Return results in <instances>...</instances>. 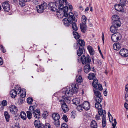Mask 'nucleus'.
<instances>
[{
	"label": "nucleus",
	"instance_id": "c85d7f7f",
	"mask_svg": "<svg viewBox=\"0 0 128 128\" xmlns=\"http://www.w3.org/2000/svg\"><path fill=\"white\" fill-rule=\"evenodd\" d=\"M112 22L120 20V18L119 16L116 15L112 16Z\"/></svg>",
	"mask_w": 128,
	"mask_h": 128
},
{
	"label": "nucleus",
	"instance_id": "a19ab883",
	"mask_svg": "<svg viewBox=\"0 0 128 128\" xmlns=\"http://www.w3.org/2000/svg\"><path fill=\"white\" fill-rule=\"evenodd\" d=\"M126 1L125 0H120V4L122 6H125Z\"/></svg>",
	"mask_w": 128,
	"mask_h": 128
},
{
	"label": "nucleus",
	"instance_id": "9b49d317",
	"mask_svg": "<svg viewBox=\"0 0 128 128\" xmlns=\"http://www.w3.org/2000/svg\"><path fill=\"white\" fill-rule=\"evenodd\" d=\"M37 104L34 105L33 107L34 108L33 110L32 111V114H33L34 117L36 118H40V110L39 109H35V107L37 106Z\"/></svg>",
	"mask_w": 128,
	"mask_h": 128
},
{
	"label": "nucleus",
	"instance_id": "603ef678",
	"mask_svg": "<svg viewBox=\"0 0 128 128\" xmlns=\"http://www.w3.org/2000/svg\"><path fill=\"white\" fill-rule=\"evenodd\" d=\"M48 112H46L45 114H43L42 115V116L45 119H46V117L47 116H48Z\"/></svg>",
	"mask_w": 128,
	"mask_h": 128
},
{
	"label": "nucleus",
	"instance_id": "a211bd4d",
	"mask_svg": "<svg viewBox=\"0 0 128 128\" xmlns=\"http://www.w3.org/2000/svg\"><path fill=\"white\" fill-rule=\"evenodd\" d=\"M91 68L90 66V64H87L85 65L84 66V72L88 74Z\"/></svg>",
	"mask_w": 128,
	"mask_h": 128
},
{
	"label": "nucleus",
	"instance_id": "0eeeda50",
	"mask_svg": "<svg viewBox=\"0 0 128 128\" xmlns=\"http://www.w3.org/2000/svg\"><path fill=\"white\" fill-rule=\"evenodd\" d=\"M98 112L100 116H103L102 117V124L103 127H105L106 125V112L105 110H103L102 109L98 110Z\"/></svg>",
	"mask_w": 128,
	"mask_h": 128
},
{
	"label": "nucleus",
	"instance_id": "de8ad7c7",
	"mask_svg": "<svg viewBox=\"0 0 128 128\" xmlns=\"http://www.w3.org/2000/svg\"><path fill=\"white\" fill-rule=\"evenodd\" d=\"M16 86V88H15L17 90H19V92L18 93V94H20L21 92V88L19 86L17 87Z\"/></svg>",
	"mask_w": 128,
	"mask_h": 128
},
{
	"label": "nucleus",
	"instance_id": "4468645a",
	"mask_svg": "<svg viewBox=\"0 0 128 128\" xmlns=\"http://www.w3.org/2000/svg\"><path fill=\"white\" fill-rule=\"evenodd\" d=\"M83 108L86 110H88L90 108V104L87 101H85L82 104Z\"/></svg>",
	"mask_w": 128,
	"mask_h": 128
},
{
	"label": "nucleus",
	"instance_id": "b1692460",
	"mask_svg": "<svg viewBox=\"0 0 128 128\" xmlns=\"http://www.w3.org/2000/svg\"><path fill=\"white\" fill-rule=\"evenodd\" d=\"M17 91L14 90H12L10 92V94L12 98H14L16 96L17 94Z\"/></svg>",
	"mask_w": 128,
	"mask_h": 128
},
{
	"label": "nucleus",
	"instance_id": "423d86ee",
	"mask_svg": "<svg viewBox=\"0 0 128 128\" xmlns=\"http://www.w3.org/2000/svg\"><path fill=\"white\" fill-rule=\"evenodd\" d=\"M34 124L36 128H50V126L48 123L46 124H45L40 123L39 120H35L34 122Z\"/></svg>",
	"mask_w": 128,
	"mask_h": 128
},
{
	"label": "nucleus",
	"instance_id": "58836bf2",
	"mask_svg": "<svg viewBox=\"0 0 128 128\" xmlns=\"http://www.w3.org/2000/svg\"><path fill=\"white\" fill-rule=\"evenodd\" d=\"M27 103L30 104H32V102L33 101V99L32 98L29 97L28 98L27 100Z\"/></svg>",
	"mask_w": 128,
	"mask_h": 128
},
{
	"label": "nucleus",
	"instance_id": "4c0bfd02",
	"mask_svg": "<svg viewBox=\"0 0 128 128\" xmlns=\"http://www.w3.org/2000/svg\"><path fill=\"white\" fill-rule=\"evenodd\" d=\"M82 105H78L76 107L77 110L79 111L82 112Z\"/></svg>",
	"mask_w": 128,
	"mask_h": 128
},
{
	"label": "nucleus",
	"instance_id": "c03bdc74",
	"mask_svg": "<svg viewBox=\"0 0 128 128\" xmlns=\"http://www.w3.org/2000/svg\"><path fill=\"white\" fill-rule=\"evenodd\" d=\"M116 119H114V123L112 124V126H113V128H115L116 126Z\"/></svg>",
	"mask_w": 128,
	"mask_h": 128
},
{
	"label": "nucleus",
	"instance_id": "e433bc0d",
	"mask_svg": "<svg viewBox=\"0 0 128 128\" xmlns=\"http://www.w3.org/2000/svg\"><path fill=\"white\" fill-rule=\"evenodd\" d=\"M76 82L78 83H81L82 82V78L80 76H78V78L76 76Z\"/></svg>",
	"mask_w": 128,
	"mask_h": 128
},
{
	"label": "nucleus",
	"instance_id": "37998d69",
	"mask_svg": "<svg viewBox=\"0 0 128 128\" xmlns=\"http://www.w3.org/2000/svg\"><path fill=\"white\" fill-rule=\"evenodd\" d=\"M54 124L55 126L57 127H59L60 125L59 120L55 121Z\"/></svg>",
	"mask_w": 128,
	"mask_h": 128
},
{
	"label": "nucleus",
	"instance_id": "bf43d9fd",
	"mask_svg": "<svg viewBox=\"0 0 128 128\" xmlns=\"http://www.w3.org/2000/svg\"><path fill=\"white\" fill-rule=\"evenodd\" d=\"M102 38L103 43L104 44V34L103 32L102 33Z\"/></svg>",
	"mask_w": 128,
	"mask_h": 128
},
{
	"label": "nucleus",
	"instance_id": "69168bd1",
	"mask_svg": "<svg viewBox=\"0 0 128 128\" xmlns=\"http://www.w3.org/2000/svg\"><path fill=\"white\" fill-rule=\"evenodd\" d=\"M24 98H22L20 100V102L22 103L23 102H24Z\"/></svg>",
	"mask_w": 128,
	"mask_h": 128
},
{
	"label": "nucleus",
	"instance_id": "20e7f679",
	"mask_svg": "<svg viewBox=\"0 0 128 128\" xmlns=\"http://www.w3.org/2000/svg\"><path fill=\"white\" fill-rule=\"evenodd\" d=\"M66 14H67L65 16L64 14V12H62V14H63L64 16L65 17H66L67 18H64L62 21L64 22V25L66 26H69L70 25V24H71L73 21H74L75 20V17L73 14L72 12H70L69 13H68V10L66 12Z\"/></svg>",
	"mask_w": 128,
	"mask_h": 128
},
{
	"label": "nucleus",
	"instance_id": "774afa93",
	"mask_svg": "<svg viewBox=\"0 0 128 128\" xmlns=\"http://www.w3.org/2000/svg\"><path fill=\"white\" fill-rule=\"evenodd\" d=\"M7 7H6V8H3V9H4V10L6 12H8L9 11V10H10V9H8V10H7V9H6V8H7Z\"/></svg>",
	"mask_w": 128,
	"mask_h": 128
},
{
	"label": "nucleus",
	"instance_id": "f257e3e1",
	"mask_svg": "<svg viewBox=\"0 0 128 128\" xmlns=\"http://www.w3.org/2000/svg\"><path fill=\"white\" fill-rule=\"evenodd\" d=\"M78 91V88L76 87V84H74V85L72 84L69 87H67L66 90L63 91V93H65L66 96H62V98L63 99L60 100L62 108L64 113L68 110V107L66 104L65 102L67 103H70V100L68 98L69 97L72 96L74 93H76Z\"/></svg>",
	"mask_w": 128,
	"mask_h": 128
},
{
	"label": "nucleus",
	"instance_id": "338daca9",
	"mask_svg": "<svg viewBox=\"0 0 128 128\" xmlns=\"http://www.w3.org/2000/svg\"><path fill=\"white\" fill-rule=\"evenodd\" d=\"M98 48L100 54H102V52L100 49V47L99 46H98Z\"/></svg>",
	"mask_w": 128,
	"mask_h": 128
},
{
	"label": "nucleus",
	"instance_id": "f8f14e48",
	"mask_svg": "<svg viewBox=\"0 0 128 128\" xmlns=\"http://www.w3.org/2000/svg\"><path fill=\"white\" fill-rule=\"evenodd\" d=\"M34 109V108L33 107V106H30L28 109V110L26 112L27 118L29 120L32 117V111Z\"/></svg>",
	"mask_w": 128,
	"mask_h": 128
},
{
	"label": "nucleus",
	"instance_id": "79ce46f5",
	"mask_svg": "<svg viewBox=\"0 0 128 128\" xmlns=\"http://www.w3.org/2000/svg\"><path fill=\"white\" fill-rule=\"evenodd\" d=\"M68 126L67 124L64 123L61 125V128H68Z\"/></svg>",
	"mask_w": 128,
	"mask_h": 128
},
{
	"label": "nucleus",
	"instance_id": "13d9d810",
	"mask_svg": "<svg viewBox=\"0 0 128 128\" xmlns=\"http://www.w3.org/2000/svg\"><path fill=\"white\" fill-rule=\"evenodd\" d=\"M100 115H96L95 116V118L97 120H100Z\"/></svg>",
	"mask_w": 128,
	"mask_h": 128
},
{
	"label": "nucleus",
	"instance_id": "7ed1b4c3",
	"mask_svg": "<svg viewBox=\"0 0 128 128\" xmlns=\"http://www.w3.org/2000/svg\"><path fill=\"white\" fill-rule=\"evenodd\" d=\"M48 6L49 7L48 8L54 12L56 10L58 6L59 13H62V12H64V14L65 16L67 14L66 12L68 10V7L67 6L64 7L61 0H59L56 2H50L48 4Z\"/></svg>",
	"mask_w": 128,
	"mask_h": 128
},
{
	"label": "nucleus",
	"instance_id": "a18cd8bd",
	"mask_svg": "<svg viewBox=\"0 0 128 128\" xmlns=\"http://www.w3.org/2000/svg\"><path fill=\"white\" fill-rule=\"evenodd\" d=\"M62 119L65 120L66 122H67L68 121V118L67 116L66 115H64L62 117Z\"/></svg>",
	"mask_w": 128,
	"mask_h": 128
},
{
	"label": "nucleus",
	"instance_id": "5fc2aeb1",
	"mask_svg": "<svg viewBox=\"0 0 128 128\" xmlns=\"http://www.w3.org/2000/svg\"><path fill=\"white\" fill-rule=\"evenodd\" d=\"M32 2L35 4H38V0H33Z\"/></svg>",
	"mask_w": 128,
	"mask_h": 128
},
{
	"label": "nucleus",
	"instance_id": "6ab92c4d",
	"mask_svg": "<svg viewBox=\"0 0 128 128\" xmlns=\"http://www.w3.org/2000/svg\"><path fill=\"white\" fill-rule=\"evenodd\" d=\"M115 8L117 11L118 12H122L123 10V7L119 4H116L114 6Z\"/></svg>",
	"mask_w": 128,
	"mask_h": 128
},
{
	"label": "nucleus",
	"instance_id": "cd10ccee",
	"mask_svg": "<svg viewBox=\"0 0 128 128\" xmlns=\"http://www.w3.org/2000/svg\"><path fill=\"white\" fill-rule=\"evenodd\" d=\"M112 24L117 26L118 27L120 26L121 24V22L120 20H118L116 21L112 22Z\"/></svg>",
	"mask_w": 128,
	"mask_h": 128
},
{
	"label": "nucleus",
	"instance_id": "0e129e2a",
	"mask_svg": "<svg viewBox=\"0 0 128 128\" xmlns=\"http://www.w3.org/2000/svg\"><path fill=\"white\" fill-rule=\"evenodd\" d=\"M125 90L126 91L128 92V84L126 86Z\"/></svg>",
	"mask_w": 128,
	"mask_h": 128
},
{
	"label": "nucleus",
	"instance_id": "7c9ffc66",
	"mask_svg": "<svg viewBox=\"0 0 128 128\" xmlns=\"http://www.w3.org/2000/svg\"><path fill=\"white\" fill-rule=\"evenodd\" d=\"M72 101L73 104L76 105L79 103L80 100L79 98H75L72 100Z\"/></svg>",
	"mask_w": 128,
	"mask_h": 128
},
{
	"label": "nucleus",
	"instance_id": "e2e57ef3",
	"mask_svg": "<svg viewBox=\"0 0 128 128\" xmlns=\"http://www.w3.org/2000/svg\"><path fill=\"white\" fill-rule=\"evenodd\" d=\"M124 106L127 109H128V104L126 103L124 104Z\"/></svg>",
	"mask_w": 128,
	"mask_h": 128
},
{
	"label": "nucleus",
	"instance_id": "09e8293b",
	"mask_svg": "<svg viewBox=\"0 0 128 128\" xmlns=\"http://www.w3.org/2000/svg\"><path fill=\"white\" fill-rule=\"evenodd\" d=\"M98 90H99L100 91H102V85L100 84H98Z\"/></svg>",
	"mask_w": 128,
	"mask_h": 128
},
{
	"label": "nucleus",
	"instance_id": "72a5a7b5",
	"mask_svg": "<svg viewBox=\"0 0 128 128\" xmlns=\"http://www.w3.org/2000/svg\"><path fill=\"white\" fill-rule=\"evenodd\" d=\"M20 94L21 97L22 98H24L26 94V90L25 89L23 90L22 91V93L21 92Z\"/></svg>",
	"mask_w": 128,
	"mask_h": 128
},
{
	"label": "nucleus",
	"instance_id": "a878e982",
	"mask_svg": "<svg viewBox=\"0 0 128 128\" xmlns=\"http://www.w3.org/2000/svg\"><path fill=\"white\" fill-rule=\"evenodd\" d=\"M96 74L94 73H90L88 74V78L90 80H92L94 78H96Z\"/></svg>",
	"mask_w": 128,
	"mask_h": 128
},
{
	"label": "nucleus",
	"instance_id": "f704fd0d",
	"mask_svg": "<svg viewBox=\"0 0 128 128\" xmlns=\"http://www.w3.org/2000/svg\"><path fill=\"white\" fill-rule=\"evenodd\" d=\"M19 4L22 7H23L25 5L26 2L25 0H19Z\"/></svg>",
	"mask_w": 128,
	"mask_h": 128
},
{
	"label": "nucleus",
	"instance_id": "052dcab7",
	"mask_svg": "<svg viewBox=\"0 0 128 128\" xmlns=\"http://www.w3.org/2000/svg\"><path fill=\"white\" fill-rule=\"evenodd\" d=\"M3 64V60L1 57H0V65H2Z\"/></svg>",
	"mask_w": 128,
	"mask_h": 128
},
{
	"label": "nucleus",
	"instance_id": "c9c22d12",
	"mask_svg": "<svg viewBox=\"0 0 128 128\" xmlns=\"http://www.w3.org/2000/svg\"><path fill=\"white\" fill-rule=\"evenodd\" d=\"M87 18L84 15L82 16V24H86Z\"/></svg>",
	"mask_w": 128,
	"mask_h": 128
},
{
	"label": "nucleus",
	"instance_id": "2eb2a0df",
	"mask_svg": "<svg viewBox=\"0 0 128 128\" xmlns=\"http://www.w3.org/2000/svg\"><path fill=\"white\" fill-rule=\"evenodd\" d=\"M77 21L76 19L75 18L74 20L72 22L71 24L72 29L75 31H77L78 30V26L76 23V22Z\"/></svg>",
	"mask_w": 128,
	"mask_h": 128
},
{
	"label": "nucleus",
	"instance_id": "9d476101",
	"mask_svg": "<svg viewBox=\"0 0 128 128\" xmlns=\"http://www.w3.org/2000/svg\"><path fill=\"white\" fill-rule=\"evenodd\" d=\"M122 38V35L119 32L114 33L112 34L111 36V39L114 42H118Z\"/></svg>",
	"mask_w": 128,
	"mask_h": 128
},
{
	"label": "nucleus",
	"instance_id": "6e6552de",
	"mask_svg": "<svg viewBox=\"0 0 128 128\" xmlns=\"http://www.w3.org/2000/svg\"><path fill=\"white\" fill-rule=\"evenodd\" d=\"M80 60L82 64L86 65L90 64L91 61L90 57L88 55H87L86 56L84 55H82L80 58Z\"/></svg>",
	"mask_w": 128,
	"mask_h": 128
},
{
	"label": "nucleus",
	"instance_id": "aec40b11",
	"mask_svg": "<svg viewBox=\"0 0 128 128\" xmlns=\"http://www.w3.org/2000/svg\"><path fill=\"white\" fill-rule=\"evenodd\" d=\"M121 46V44L119 42L114 44L113 46V47L114 50H118Z\"/></svg>",
	"mask_w": 128,
	"mask_h": 128
},
{
	"label": "nucleus",
	"instance_id": "dca6fc26",
	"mask_svg": "<svg viewBox=\"0 0 128 128\" xmlns=\"http://www.w3.org/2000/svg\"><path fill=\"white\" fill-rule=\"evenodd\" d=\"M10 112L13 114H16L18 111L16 107L14 105H12L10 108Z\"/></svg>",
	"mask_w": 128,
	"mask_h": 128
},
{
	"label": "nucleus",
	"instance_id": "5701e85b",
	"mask_svg": "<svg viewBox=\"0 0 128 128\" xmlns=\"http://www.w3.org/2000/svg\"><path fill=\"white\" fill-rule=\"evenodd\" d=\"M87 48L91 55L92 56L94 54V51L92 47L90 46H88Z\"/></svg>",
	"mask_w": 128,
	"mask_h": 128
},
{
	"label": "nucleus",
	"instance_id": "bb28decb",
	"mask_svg": "<svg viewBox=\"0 0 128 128\" xmlns=\"http://www.w3.org/2000/svg\"><path fill=\"white\" fill-rule=\"evenodd\" d=\"M91 128H97V125L96 122L94 120H92L90 124Z\"/></svg>",
	"mask_w": 128,
	"mask_h": 128
},
{
	"label": "nucleus",
	"instance_id": "3c124183",
	"mask_svg": "<svg viewBox=\"0 0 128 128\" xmlns=\"http://www.w3.org/2000/svg\"><path fill=\"white\" fill-rule=\"evenodd\" d=\"M2 104L4 106H5L7 105V102L6 100H3L2 102Z\"/></svg>",
	"mask_w": 128,
	"mask_h": 128
},
{
	"label": "nucleus",
	"instance_id": "49530a36",
	"mask_svg": "<svg viewBox=\"0 0 128 128\" xmlns=\"http://www.w3.org/2000/svg\"><path fill=\"white\" fill-rule=\"evenodd\" d=\"M71 114L72 117L75 118V116L76 115V112L74 111H72L71 112Z\"/></svg>",
	"mask_w": 128,
	"mask_h": 128
},
{
	"label": "nucleus",
	"instance_id": "393cba45",
	"mask_svg": "<svg viewBox=\"0 0 128 128\" xmlns=\"http://www.w3.org/2000/svg\"><path fill=\"white\" fill-rule=\"evenodd\" d=\"M2 6L3 8H6V7H7V8H6L7 10H8V9H10L9 2L7 1L4 2L2 4Z\"/></svg>",
	"mask_w": 128,
	"mask_h": 128
},
{
	"label": "nucleus",
	"instance_id": "4be33fe9",
	"mask_svg": "<svg viewBox=\"0 0 128 128\" xmlns=\"http://www.w3.org/2000/svg\"><path fill=\"white\" fill-rule=\"evenodd\" d=\"M80 25L82 32L83 33L86 32V24H80Z\"/></svg>",
	"mask_w": 128,
	"mask_h": 128
},
{
	"label": "nucleus",
	"instance_id": "ea45409f",
	"mask_svg": "<svg viewBox=\"0 0 128 128\" xmlns=\"http://www.w3.org/2000/svg\"><path fill=\"white\" fill-rule=\"evenodd\" d=\"M65 6H67L68 7V6H69V10H70V11H72L73 9V7L69 3H67L65 5Z\"/></svg>",
	"mask_w": 128,
	"mask_h": 128
},
{
	"label": "nucleus",
	"instance_id": "864d4df0",
	"mask_svg": "<svg viewBox=\"0 0 128 128\" xmlns=\"http://www.w3.org/2000/svg\"><path fill=\"white\" fill-rule=\"evenodd\" d=\"M0 49L3 53H4L6 52V50L4 49V47L2 45L0 46Z\"/></svg>",
	"mask_w": 128,
	"mask_h": 128
},
{
	"label": "nucleus",
	"instance_id": "c756f323",
	"mask_svg": "<svg viewBox=\"0 0 128 128\" xmlns=\"http://www.w3.org/2000/svg\"><path fill=\"white\" fill-rule=\"evenodd\" d=\"M4 116L7 122H9L10 120V116L8 112L6 111L4 112Z\"/></svg>",
	"mask_w": 128,
	"mask_h": 128
},
{
	"label": "nucleus",
	"instance_id": "39448f33",
	"mask_svg": "<svg viewBox=\"0 0 128 128\" xmlns=\"http://www.w3.org/2000/svg\"><path fill=\"white\" fill-rule=\"evenodd\" d=\"M78 45H80V46L77 51V54L78 56H80L83 54V50H84V46L85 43L84 41L82 40H78Z\"/></svg>",
	"mask_w": 128,
	"mask_h": 128
},
{
	"label": "nucleus",
	"instance_id": "412c9836",
	"mask_svg": "<svg viewBox=\"0 0 128 128\" xmlns=\"http://www.w3.org/2000/svg\"><path fill=\"white\" fill-rule=\"evenodd\" d=\"M52 117L54 121L59 120L60 118L59 114L57 113L53 114Z\"/></svg>",
	"mask_w": 128,
	"mask_h": 128
},
{
	"label": "nucleus",
	"instance_id": "f3484780",
	"mask_svg": "<svg viewBox=\"0 0 128 128\" xmlns=\"http://www.w3.org/2000/svg\"><path fill=\"white\" fill-rule=\"evenodd\" d=\"M118 27L112 24L110 27V31L112 33H116L118 31Z\"/></svg>",
	"mask_w": 128,
	"mask_h": 128
},
{
	"label": "nucleus",
	"instance_id": "6e6d98bb",
	"mask_svg": "<svg viewBox=\"0 0 128 128\" xmlns=\"http://www.w3.org/2000/svg\"><path fill=\"white\" fill-rule=\"evenodd\" d=\"M125 98L126 101L128 102V93H126L125 95Z\"/></svg>",
	"mask_w": 128,
	"mask_h": 128
},
{
	"label": "nucleus",
	"instance_id": "8fccbe9b",
	"mask_svg": "<svg viewBox=\"0 0 128 128\" xmlns=\"http://www.w3.org/2000/svg\"><path fill=\"white\" fill-rule=\"evenodd\" d=\"M74 48L75 49H77L78 48V44L77 42H76L74 44Z\"/></svg>",
	"mask_w": 128,
	"mask_h": 128
},
{
	"label": "nucleus",
	"instance_id": "f03ea898",
	"mask_svg": "<svg viewBox=\"0 0 128 128\" xmlns=\"http://www.w3.org/2000/svg\"><path fill=\"white\" fill-rule=\"evenodd\" d=\"M98 84V80L97 79H94L92 83V85L94 88L93 90L94 92L95 96L94 98L96 101V102L95 104V107L98 110L102 109V106L100 104L103 99L101 94L99 91L97 90L96 88Z\"/></svg>",
	"mask_w": 128,
	"mask_h": 128
},
{
	"label": "nucleus",
	"instance_id": "473e14b6",
	"mask_svg": "<svg viewBox=\"0 0 128 128\" xmlns=\"http://www.w3.org/2000/svg\"><path fill=\"white\" fill-rule=\"evenodd\" d=\"M73 34L74 38L76 39H78L80 37L78 33L76 31H74L73 32Z\"/></svg>",
	"mask_w": 128,
	"mask_h": 128
},
{
	"label": "nucleus",
	"instance_id": "ddd939ff",
	"mask_svg": "<svg viewBox=\"0 0 128 128\" xmlns=\"http://www.w3.org/2000/svg\"><path fill=\"white\" fill-rule=\"evenodd\" d=\"M120 54L122 56L127 57L128 56V50L126 49L122 48L120 50Z\"/></svg>",
	"mask_w": 128,
	"mask_h": 128
},
{
	"label": "nucleus",
	"instance_id": "680f3d73",
	"mask_svg": "<svg viewBox=\"0 0 128 128\" xmlns=\"http://www.w3.org/2000/svg\"><path fill=\"white\" fill-rule=\"evenodd\" d=\"M107 90V89L106 88L105 90L104 91V96H106L107 95V92L106 91Z\"/></svg>",
	"mask_w": 128,
	"mask_h": 128
},
{
	"label": "nucleus",
	"instance_id": "2f4dec72",
	"mask_svg": "<svg viewBox=\"0 0 128 128\" xmlns=\"http://www.w3.org/2000/svg\"><path fill=\"white\" fill-rule=\"evenodd\" d=\"M20 115L21 118L23 120L26 119V114L24 112H21L20 114Z\"/></svg>",
	"mask_w": 128,
	"mask_h": 128
},
{
	"label": "nucleus",
	"instance_id": "1a4fd4ad",
	"mask_svg": "<svg viewBox=\"0 0 128 128\" xmlns=\"http://www.w3.org/2000/svg\"><path fill=\"white\" fill-rule=\"evenodd\" d=\"M48 7L47 4L44 2L40 5L37 6L36 8L37 12L40 13H42L44 12L45 9Z\"/></svg>",
	"mask_w": 128,
	"mask_h": 128
},
{
	"label": "nucleus",
	"instance_id": "4d7b16f0",
	"mask_svg": "<svg viewBox=\"0 0 128 128\" xmlns=\"http://www.w3.org/2000/svg\"><path fill=\"white\" fill-rule=\"evenodd\" d=\"M63 2L62 1V4H63V6H64V5H66V4L67 3H68L67 2V0H62Z\"/></svg>",
	"mask_w": 128,
	"mask_h": 128
}]
</instances>
